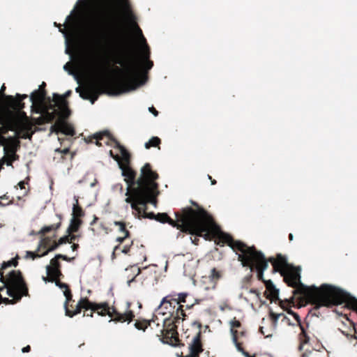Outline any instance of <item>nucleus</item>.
Here are the masks:
<instances>
[{
    "label": "nucleus",
    "instance_id": "nucleus-33",
    "mask_svg": "<svg viewBox=\"0 0 357 357\" xmlns=\"http://www.w3.org/2000/svg\"><path fill=\"white\" fill-rule=\"evenodd\" d=\"M188 296L187 293H180V294H176V298L177 300H178L179 303H185V298Z\"/></svg>",
    "mask_w": 357,
    "mask_h": 357
},
{
    "label": "nucleus",
    "instance_id": "nucleus-62",
    "mask_svg": "<svg viewBox=\"0 0 357 357\" xmlns=\"http://www.w3.org/2000/svg\"><path fill=\"white\" fill-rule=\"evenodd\" d=\"M6 89V87L5 86V84H3L2 86H1V89Z\"/></svg>",
    "mask_w": 357,
    "mask_h": 357
},
{
    "label": "nucleus",
    "instance_id": "nucleus-18",
    "mask_svg": "<svg viewBox=\"0 0 357 357\" xmlns=\"http://www.w3.org/2000/svg\"><path fill=\"white\" fill-rule=\"evenodd\" d=\"M47 275L50 276L49 282H53L56 278L62 275L59 268H53L50 265L46 266Z\"/></svg>",
    "mask_w": 357,
    "mask_h": 357
},
{
    "label": "nucleus",
    "instance_id": "nucleus-39",
    "mask_svg": "<svg viewBox=\"0 0 357 357\" xmlns=\"http://www.w3.org/2000/svg\"><path fill=\"white\" fill-rule=\"evenodd\" d=\"M114 225L119 227V230L121 231L124 232L126 230V225L122 222L116 221V222H114Z\"/></svg>",
    "mask_w": 357,
    "mask_h": 357
},
{
    "label": "nucleus",
    "instance_id": "nucleus-45",
    "mask_svg": "<svg viewBox=\"0 0 357 357\" xmlns=\"http://www.w3.org/2000/svg\"><path fill=\"white\" fill-rule=\"evenodd\" d=\"M130 246L126 245V246H124V248L121 252L124 254H128V252L130 251Z\"/></svg>",
    "mask_w": 357,
    "mask_h": 357
},
{
    "label": "nucleus",
    "instance_id": "nucleus-21",
    "mask_svg": "<svg viewBox=\"0 0 357 357\" xmlns=\"http://www.w3.org/2000/svg\"><path fill=\"white\" fill-rule=\"evenodd\" d=\"M116 314L117 315V317L116 318V319L117 321H121V322H123L127 320L130 321L134 317V314L132 311H129L126 314H119L117 312Z\"/></svg>",
    "mask_w": 357,
    "mask_h": 357
},
{
    "label": "nucleus",
    "instance_id": "nucleus-32",
    "mask_svg": "<svg viewBox=\"0 0 357 357\" xmlns=\"http://www.w3.org/2000/svg\"><path fill=\"white\" fill-rule=\"evenodd\" d=\"M0 282H2L3 284V287H0V292L1 291H3L4 289H6V287H8V278L7 279H6L1 272L0 271Z\"/></svg>",
    "mask_w": 357,
    "mask_h": 357
},
{
    "label": "nucleus",
    "instance_id": "nucleus-51",
    "mask_svg": "<svg viewBox=\"0 0 357 357\" xmlns=\"http://www.w3.org/2000/svg\"><path fill=\"white\" fill-rule=\"evenodd\" d=\"M125 239H126V237H118L116 238V241H118L119 243H121L124 241Z\"/></svg>",
    "mask_w": 357,
    "mask_h": 357
},
{
    "label": "nucleus",
    "instance_id": "nucleus-29",
    "mask_svg": "<svg viewBox=\"0 0 357 357\" xmlns=\"http://www.w3.org/2000/svg\"><path fill=\"white\" fill-rule=\"evenodd\" d=\"M60 226H61V222H59V223H57L56 225H50V226H46V227H44L41 229L40 232L42 234H45V233L50 232V231H51L52 230L57 229L58 228L60 227Z\"/></svg>",
    "mask_w": 357,
    "mask_h": 357
},
{
    "label": "nucleus",
    "instance_id": "nucleus-57",
    "mask_svg": "<svg viewBox=\"0 0 357 357\" xmlns=\"http://www.w3.org/2000/svg\"><path fill=\"white\" fill-rule=\"evenodd\" d=\"M97 182H98V181H97V180H96V179H95L94 182L91 183V185H90V186H91V188H93V187L96 185V184L97 183Z\"/></svg>",
    "mask_w": 357,
    "mask_h": 357
},
{
    "label": "nucleus",
    "instance_id": "nucleus-48",
    "mask_svg": "<svg viewBox=\"0 0 357 357\" xmlns=\"http://www.w3.org/2000/svg\"><path fill=\"white\" fill-rule=\"evenodd\" d=\"M30 350H31V347H30V346H29V345H28V346H26V347H24V348L22 349V352H23V353L29 352Z\"/></svg>",
    "mask_w": 357,
    "mask_h": 357
},
{
    "label": "nucleus",
    "instance_id": "nucleus-1",
    "mask_svg": "<svg viewBox=\"0 0 357 357\" xmlns=\"http://www.w3.org/2000/svg\"><path fill=\"white\" fill-rule=\"evenodd\" d=\"M119 6L125 19L135 20L129 0H119ZM133 24L142 42L139 59L137 61L129 57L125 63L121 58L118 57L113 60V63L107 62L101 68L94 66L91 72L93 79L100 84L108 86L85 88L78 86L75 89H137L148 81L149 71L153 66V62L150 60V49L141 29L135 22H133Z\"/></svg>",
    "mask_w": 357,
    "mask_h": 357
},
{
    "label": "nucleus",
    "instance_id": "nucleus-64",
    "mask_svg": "<svg viewBox=\"0 0 357 357\" xmlns=\"http://www.w3.org/2000/svg\"><path fill=\"white\" fill-rule=\"evenodd\" d=\"M240 335H241V336H244V335H245V331H241V332L240 333Z\"/></svg>",
    "mask_w": 357,
    "mask_h": 357
},
{
    "label": "nucleus",
    "instance_id": "nucleus-19",
    "mask_svg": "<svg viewBox=\"0 0 357 357\" xmlns=\"http://www.w3.org/2000/svg\"><path fill=\"white\" fill-rule=\"evenodd\" d=\"M63 294L66 297V301L64 303L66 315L70 317H72L71 311L68 309V303L72 301L73 295H72L70 289L64 290Z\"/></svg>",
    "mask_w": 357,
    "mask_h": 357
},
{
    "label": "nucleus",
    "instance_id": "nucleus-53",
    "mask_svg": "<svg viewBox=\"0 0 357 357\" xmlns=\"http://www.w3.org/2000/svg\"><path fill=\"white\" fill-rule=\"evenodd\" d=\"M78 247H79V245H78V244H75V243H74V244L72 245V248H73V250H76L78 248Z\"/></svg>",
    "mask_w": 357,
    "mask_h": 357
},
{
    "label": "nucleus",
    "instance_id": "nucleus-43",
    "mask_svg": "<svg viewBox=\"0 0 357 357\" xmlns=\"http://www.w3.org/2000/svg\"><path fill=\"white\" fill-rule=\"evenodd\" d=\"M57 258H59V259H62L66 260V261H70V259H69L66 255H61V254H58L57 255Z\"/></svg>",
    "mask_w": 357,
    "mask_h": 357
},
{
    "label": "nucleus",
    "instance_id": "nucleus-40",
    "mask_svg": "<svg viewBox=\"0 0 357 357\" xmlns=\"http://www.w3.org/2000/svg\"><path fill=\"white\" fill-rule=\"evenodd\" d=\"M211 277L213 279H219L220 277V273L215 268L211 270Z\"/></svg>",
    "mask_w": 357,
    "mask_h": 357
},
{
    "label": "nucleus",
    "instance_id": "nucleus-54",
    "mask_svg": "<svg viewBox=\"0 0 357 357\" xmlns=\"http://www.w3.org/2000/svg\"><path fill=\"white\" fill-rule=\"evenodd\" d=\"M124 233H125V236H124L123 237H126V238H128V237H129V236H130V232L126 229V230L124 231Z\"/></svg>",
    "mask_w": 357,
    "mask_h": 357
},
{
    "label": "nucleus",
    "instance_id": "nucleus-28",
    "mask_svg": "<svg viewBox=\"0 0 357 357\" xmlns=\"http://www.w3.org/2000/svg\"><path fill=\"white\" fill-rule=\"evenodd\" d=\"M266 287L271 291L273 297L278 296L279 290L275 288L271 280L266 282Z\"/></svg>",
    "mask_w": 357,
    "mask_h": 357
},
{
    "label": "nucleus",
    "instance_id": "nucleus-63",
    "mask_svg": "<svg viewBox=\"0 0 357 357\" xmlns=\"http://www.w3.org/2000/svg\"><path fill=\"white\" fill-rule=\"evenodd\" d=\"M289 240L291 241L293 239V235L291 234H289Z\"/></svg>",
    "mask_w": 357,
    "mask_h": 357
},
{
    "label": "nucleus",
    "instance_id": "nucleus-13",
    "mask_svg": "<svg viewBox=\"0 0 357 357\" xmlns=\"http://www.w3.org/2000/svg\"><path fill=\"white\" fill-rule=\"evenodd\" d=\"M54 26L59 28V31L63 34L66 43H68L70 39H73L77 32L76 17L70 15L66 17L64 24L54 22Z\"/></svg>",
    "mask_w": 357,
    "mask_h": 357
},
{
    "label": "nucleus",
    "instance_id": "nucleus-30",
    "mask_svg": "<svg viewBox=\"0 0 357 357\" xmlns=\"http://www.w3.org/2000/svg\"><path fill=\"white\" fill-rule=\"evenodd\" d=\"M294 317L296 318V319L297 320V321L299 323V325H300V327H301V329L302 331V334L304 335L305 337V341H304V343H307L308 341H309V337L307 336L306 333H305V329L303 328V326L301 324V321H300V318H299V316L297 314H294Z\"/></svg>",
    "mask_w": 357,
    "mask_h": 357
},
{
    "label": "nucleus",
    "instance_id": "nucleus-5",
    "mask_svg": "<svg viewBox=\"0 0 357 357\" xmlns=\"http://www.w3.org/2000/svg\"><path fill=\"white\" fill-rule=\"evenodd\" d=\"M176 221L173 220L166 213H158L155 220L161 223H169L182 231L198 236L208 237V229L215 226L212 218L204 210L196 211L192 208H183L182 213H175Z\"/></svg>",
    "mask_w": 357,
    "mask_h": 357
},
{
    "label": "nucleus",
    "instance_id": "nucleus-50",
    "mask_svg": "<svg viewBox=\"0 0 357 357\" xmlns=\"http://www.w3.org/2000/svg\"><path fill=\"white\" fill-rule=\"evenodd\" d=\"M109 153L113 158H114L116 160H119V156L118 155H114L112 151H110Z\"/></svg>",
    "mask_w": 357,
    "mask_h": 357
},
{
    "label": "nucleus",
    "instance_id": "nucleus-60",
    "mask_svg": "<svg viewBox=\"0 0 357 357\" xmlns=\"http://www.w3.org/2000/svg\"><path fill=\"white\" fill-rule=\"evenodd\" d=\"M119 248H120V245H118L115 246V247H114V252H116L117 250H119Z\"/></svg>",
    "mask_w": 357,
    "mask_h": 357
},
{
    "label": "nucleus",
    "instance_id": "nucleus-12",
    "mask_svg": "<svg viewBox=\"0 0 357 357\" xmlns=\"http://www.w3.org/2000/svg\"><path fill=\"white\" fill-rule=\"evenodd\" d=\"M103 136L107 137V141H105V143H106L107 144H109L114 148L118 149L119 150L122 160L124 161L125 163L128 164L130 158V153L124 146L121 145L120 143L115 139H113L107 132H104L102 133L95 135V138L97 140V144L99 146L102 145V144L100 143L99 141L103 139Z\"/></svg>",
    "mask_w": 357,
    "mask_h": 357
},
{
    "label": "nucleus",
    "instance_id": "nucleus-34",
    "mask_svg": "<svg viewBox=\"0 0 357 357\" xmlns=\"http://www.w3.org/2000/svg\"><path fill=\"white\" fill-rule=\"evenodd\" d=\"M55 284L61 289L67 290L69 289L68 285L66 283H63L59 280H55Z\"/></svg>",
    "mask_w": 357,
    "mask_h": 357
},
{
    "label": "nucleus",
    "instance_id": "nucleus-61",
    "mask_svg": "<svg viewBox=\"0 0 357 357\" xmlns=\"http://www.w3.org/2000/svg\"><path fill=\"white\" fill-rule=\"evenodd\" d=\"M116 252H114V250L112 252V259H114L115 257H116V254H115Z\"/></svg>",
    "mask_w": 357,
    "mask_h": 357
},
{
    "label": "nucleus",
    "instance_id": "nucleus-24",
    "mask_svg": "<svg viewBox=\"0 0 357 357\" xmlns=\"http://www.w3.org/2000/svg\"><path fill=\"white\" fill-rule=\"evenodd\" d=\"M74 199H75V204L73 205V217L75 218V216H79V217L82 216L84 215V213H83L82 208L79 206H78V199L75 196L74 197Z\"/></svg>",
    "mask_w": 357,
    "mask_h": 357
},
{
    "label": "nucleus",
    "instance_id": "nucleus-20",
    "mask_svg": "<svg viewBox=\"0 0 357 357\" xmlns=\"http://www.w3.org/2000/svg\"><path fill=\"white\" fill-rule=\"evenodd\" d=\"M82 221L79 219L73 217L70 220V224L67 229V232L70 234L72 232L77 231Z\"/></svg>",
    "mask_w": 357,
    "mask_h": 357
},
{
    "label": "nucleus",
    "instance_id": "nucleus-26",
    "mask_svg": "<svg viewBox=\"0 0 357 357\" xmlns=\"http://www.w3.org/2000/svg\"><path fill=\"white\" fill-rule=\"evenodd\" d=\"M18 259H19V256L16 255V257L15 259H13L8 261H4L1 265V268L5 269V268H7L12 266H14L16 267L18 265V261H17Z\"/></svg>",
    "mask_w": 357,
    "mask_h": 357
},
{
    "label": "nucleus",
    "instance_id": "nucleus-7",
    "mask_svg": "<svg viewBox=\"0 0 357 357\" xmlns=\"http://www.w3.org/2000/svg\"><path fill=\"white\" fill-rule=\"evenodd\" d=\"M47 91H33L31 93L32 105L37 109V112L44 114L50 109L55 110L54 107H61L62 115L67 119L70 115V111L66 105L64 98L57 93H53V98L47 94Z\"/></svg>",
    "mask_w": 357,
    "mask_h": 357
},
{
    "label": "nucleus",
    "instance_id": "nucleus-11",
    "mask_svg": "<svg viewBox=\"0 0 357 357\" xmlns=\"http://www.w3.org/2000/svg\"><path fill=\"white\" fill-rule=\"evenodd\" d=\"M129 91H76L77 93H79V97L84 100H89L91 104L95 102L100 95L105 94L108 97L116 98Z\"/></svg>",
    "mask_w": 357,
    "mask_h": 357
},
{
    "label": "nucleus",
    "instance_id": "nucleus-55",
    "mask_svg": "<svg viewBox=\"0 0 357 357\" xmlns=\"http://www.w3.org/2000/svg\"><path fill=\"white\" fill-rule=\"evenodd\" d=\"M310 353H311L310 351L309 353L304 352L302 354L301 357H308L309 354H310Z\"/></svg>",
    "mask_w": 357,
    "mask_h": 357
},
{
    "label": "nucleus",
    "instance_id": "nucleus-47",
    "mask_svg": "<svg viewBox=\"0 0 357 357\" xmlns=\"http://www.w3.org/2000/svg\"><path fill=\"white\" fill-rule=\"evenodd\" d=\"M103 0H90L91 3L94 5H99L102 2Z\"/></svg>",
    "mask_w": 357,
    "mask_h": 357
},
{
    "label": "nucleus",
    "instance_id": "nucleus-2",
    "mask_svg": "<svg viewBox=\"0 0 357 357\" xmlns=\"http://www.w3.org/2000/svg\"><path fill=\"white\" fill-rule=\"evenodd\" d=\"M278 259L269 258L268 261L273 266L274 272H279L284 277V282L288 286L294 288V294L301 296L303 299L315 305L314 310L320 307H331L343 303L357 312V299L342 289L326 284L320 288L315 285L307 287L301 282L300 268L295 269L290 266L286 257L281 254L278 255Z\"/></svg>",
    "mask_w": 357,
    "mask_h": 357
},
{
    "label": "nucleus",
    "instance_id": "nucleus-31",
    "mask_svg": "<svg viewBox=\"0 0 357 357\" xmlns=\"http://www.w3.org/2000/svg\"><path fill=\"white\" fill-rule=\"evenodd\" d=\"M59 258H57V255L54 257V258L52 259L50 261V266L53 268H60V262L59 261Z\"/></svg>",
    "mask_w": 357,
    "mask_h": 357
},
{
    "label": "nucleus",
    "instance_id": "nucleus-6",
    "mask_svg": "<svg viewBox=\"0 0 357 357\" xmlns=\"http://www.w3.org/2000/svg\"><path fill=\"white\" fill-rule=\"evenodd\" d=\"M227 241L229 245L238 253V260L242 262L243 266L250 267L251 271L256 270L265 271L268 268V261L264 254L257 251L254 246L248 247L241 241H234L230 236H227Z\"/></svg>",
    "mask_w": 357,
    "mask_h": 357
},
{
    "label": "nucleus",
    "instance_id": "nucleus-15",
    "mask_svg": "<svg viewBox=\"0 0 357 357\" xmlns=\"http://www.w3.org/2000/svg\"><path fill=\"white\" fill-rule=\"evenodd\" d=\"M200 333L193 337L192 342L189 345L190 354L186 357H198L203 349L201 344Z\"/></svg>",
    "mask_w": 357,
    "mask_h": 357
},
{
    "label": "nucleus",
    "instance_id": "nucleus-44",
    "mask_svg": "<svg viewBox=\"0 0 357 357\" xmlns=\"http://www.w3.org/2000/svg\"><path fill=\"white\" fill-rule=\"evenodd\" d=\"M257 278L259 280H261L262 278H263V273H264V271H261V270H257Z\"/></svg>",
    "mask_w": 357,
    "mask_h": 357
},
{
    "label": "nucleus",
    "instance_id": "nucleus-41",
    "mask_svg": "<svg viewBox=\"0 0 357 357\" xmlns=\"http://www.w3.org/2000/svg\"><path fill=\"white\" fill-rule=\"evenodd\" d=\"M2 301L6 304H14L17 302L13 299L10 300L8 298H3Z\"/></svg>",
    "mask_w": 357,
    "mask_h": 357
},
{
    "label": "nucleus",
    "instance_id": "nucleus-35",
    "mask_svg": "<svg viewBox=\"0 0 357 357\" xmlns=\"http://www.w3.org/2000/svg\"><path fill=\"white\" fill-rule=\"evenodd\" d=\"M157 310L159 311L160 314H165L167 313H169V304L163 305L162 309L158 310V308Z\"/></svg>",
    "mask_w": 357,
    "mask_h": 357
},
{
    "label": "nucleus",
    "instance_id": "nucleus-16",
    "mask_svg": "<svg viewBox=\"0 0 357 357\" xmlns=\"http://www.w3.org/2000/svg\"><path fill=\"white\" fill-rule=\"evenodd\" d=\"M57 126L59 130L65 135L73 136L75 134L73 127L65 120L60 121Z\"/></svg>",
    "mask_w": 357,
    "mask_h": 357
},
{
    "label": "nucleus",
    "instance_id": "nucleus-22",
    "mask_svg": "<svg viewBox=\"0 0 357 357\" xmlns=\"http://www.w3.org/2000/svg\"><path fill=\"white\" fill-rule=\"evenodd\" d=\"M63 68L68 73L69 75H73L75 78L78 77V73L70 62L66 63L64 65Z\"/></svg>",
    "mask_w": 357,
    "mask_h": 357
},
{
    "label": "nucleus",
    "instance_id": "nucleus-37",
    "mask_svg": "<svg viewBox=\"0 0 357 357\" xmlns=\"http://www.w3.org/2000/svg\"><path fill=\"white\" fill-rule=\"evenodd\" d=\"M270 315H271V317L273 321L275 324L277 322V321H278V319H279L280 317L283 316L284 317V314L282 313L275 314L273 312H271Z\"/></svg>",
    "mask_w": 357,
    "mask_h": 357
},
{
    "label": "nucleus",
    "instance_id": "nucleus-56",
    "mask_svg": "<svg viewBox=\"0 0 357 357\" xmlns=\"http://www.w3.org/2000/svg\"><path fill=\"white\" fill-rule=\"evenodd\" d=\"M43 280L45 282H49L50 276H48V277H45V276H43Z\"/></svg>",
    "mask_w": 357,
    "mask_h": 357
},
{
    "label": "nucleus",
    "instance_id": "nucleus-58",
    "mask_svg": "<svg viewBox=\"0 0 357 357\" xmlns=\"http://www.w3.org/2000/svg\"><path fill=\"white\" fill-rule=\"evenodd\" d=\"M135 281V278L128 281V285L130 286L131 283Z\"/></svg>",
    "mask_w": 357,
    "mask_h": 357
},
{
    "label": "nucleus",
    "instance_id": "nucleus-36",
    "mask_svg": "<svg viewBox=\"0 0 357 357\" xmlns=\"http://www.w3.org/2000/svg\"><path fill=\"white\" fill-rule=\"evenodd\" d=\"M135 327L139 330H143L144 331L147 328V324L146 323H142V322H136L135 324Z\"/></svg>",
    "mask_w": 357,
    "mask_h": 357
},
{
    "label": "nucleus",
    "instance_id": "nucleus-8",
    "mask_svg": "<svg viewBox=\"0 0 357 357\" xmlns=\"http://www.w3.org/2000/svg\"><path fill=\"white\" fill-rule=\"evenodd\" d=\"M7 294L13 300L20 301L23 296L28 295V288L20 271H12L8 275Z\"/></svg>",
    "mask_w": 357,
    "mask_h": 357
},
{
    "label": "nucleus",
    "instance_id": "nucleus-42",
    "mask_svg": "<svg viewBox=\"0 0 357 357\" xmlns=\"http://www.w3.org/2000/svg\"><path fill=\"white\" fill-rule=\"evenodd\" d=\"M149 112H151L155 116H157L158 115V112L153 107H150L149 108Z\"/></svg>",
    "mask_w": 357,
    "mask_h": 357
},
{
    "label": "nucleus",
    "instance_id": "nucleus-3",
    "mask_svg": "<svg viewBox=\"0 0 357 357\" xmlns=\"http://www.w3.org/2000/svg\"><path fill=\"white\" fill-rule=\"evenodd\" d=\"M112 26H109L105 15L95 12L85 20L83 31L86 38L96 47L112 46L119 52H125L128 35L122 20L118 19Z\"/></svg>",
    "mask_w": 357,
    "mask_h": 357
},
{
    "label": "nucleus",
    "instance_id": "nucleus-10",
    "mask_svg": "<svg viewBox=\"0 0 357 357\" xmlns=\"http://www.w3.org/2000/svg\"><path fill=\"white\" fill-rule=\"evenodd\" d=\"M169 304V313L174 315L175 322L178 323L181 319V316H185L183 305H180L178 300L176 298V294H171L164 297L159 306L158 310L162 308L163 305Z\"/></svg>",
    "mask_w": 357,
    "mask_h": 357
},
{
    "label": "nucleus",
    "instance_id": "nucleus-49",
    "mask_svg": "<svg viewBox=\"0 0 357 357\" xmlns=\"http://www.w3.org/2000/svg\"><path fill=\"white\" fill-rule=\"evenodd\" d=\"M46 87V83L45 82H43L41 84L38 86V88L37 89H45Z\"/></svg>",
    "mask_w": 357,
    "mask_h": 357
},
{
    "label": "nucleus",
    "instance_id": "nucleus-14",
    "mask_svg": "<svg viewBox=\"0 0 357 357\" xmlns=\"http://www.w3.org/2000/svg\"><path fill=\"white\" fill-rule=\"evenodd\" d=\"M131 204V208L132 210L135 211V215L137 216L138 218H149L151 220H155L156 215L153 212L146 213V205L149 204L147 203L146 205H141L135 200H132Z\"/></svg>",
    "mask_w": 357,
    "mask_h": 357
},
{
    "label": "nucleus",
    "instance_id": "nucleus-25",
    "mask_svg": "<svg viewBox=\"0 0 357 357\" xmlns=\"http://www.w3.org/2000/svg\"><path fill=\"white\" fill-rule=\"evenodd\" d=\"M160 144V139L158 137H153L149 142L145 143V148L150 149L151 146H157Z\"/></svg>",
    "mask_w": 357,
    "mask_h": 357
},
{
    "label": "nucleus",
    "instance_id": "nucleus-27",
    "mask_svg": "<svg viewBox=\"0 0 357 357\" xmlns=\"http://www.w3.org/2000/svg\"><path fill=\"white\" fill-rule=\"evenodd\" d=\"M230 326H231V333L232 334V330L235 332V335H237L238 336L239 333L237 330L235 329V328H240L241 326V324L239 321L236 320V319H234L233 320L230 321L229 322Z\"/></svg>",
    "mask_w": 357,
    "mask_h": 357
},
{
    "label": "nucleus",
    "instance_id": "nucleus-4",
    "mask_svg": "<svg viewBox=\"0 0 357 357\" xmlns=\"http://www.w3.org/2000/svg\"><path fill=\"white\" fill-rule=\"evenodd\" d=\"M122 176L128 184L126 196L127 203L135 200L141 205L151 203L156 206V197L159 195L158 184L155 180L158 178L156 172H153L149 163H146L141 169V175L136 180V172L128 165L120 166Z\"/></svg>",
    "mask_w": 357,
    "mask_h": 357
},
{
    "label": "nucleus",
    "instance_id": "nucleus-59",
    "mask_svg": "<svg viewBox=\"0 0 357 357\" xmlns=\"http://www.w3.org/2000/svg\"><path fill=\"white\" fill-rule=\"evenodd\" d=\"M70 93H71V91H67V92L65 93L64 98L69 96L70 95Z\"/></svg>",
    "mask_w": 357,
    "mask_h": 357
},
{
    "label": "nucleus",
    "instance_id": "nucleus-23",
    "mask_svg": "<svg viewBox=\"0 0 357 357\" xmlns=\"http://www.w3.org/2000/svg\"><path fill=\"white\" fill-rule=\"evenodd\" d=\"M235 332L232 331V340H233V342L234 343L237 350L238 351H241L242 352V354L245 356H248V353L245 351H244V349L241 347L240 343L238 342L237 340H238V337L237 335H235L234 334Z\"/></svg>",
    "mask_w": 357,
    "mask_h": 357
},
{
    "label": "nucleus",
    "instance_id": "nucleus-52",
    "mask_svg": "<svg viewBox=\"0 0 357 357\" xmlns=\"http://www.w3.org/2000/svg\"><path fill=\"white\" fill-rule=\"evenodd\" d=\"M19 186L21 189L24 188L25 183L24 181H21L18 183Z\"/></svg>",
    "mask_w": 357,
    "mask_h": 357
},
{
    "label": "nucleus",
    "instance_id": "nucleus-38",
    "mask_svg": "<svg viewBox=\"0 0 357 357\" xmlns=\"http://www.w3.org/2000/svg\"><path fill=\"white\" fill-rule=\"evenodd\" d=\"M68 242L69 243V236L68 235L60 238L59 240L58 241L57 243L59 245H61L64 244Z\"/></svg>",
    "mask_w": 357,
    "mask_h": 357
},
{
    "label": "nucleus",
    "instance_id": "nucleus-46",
    "mask_svg": "<svg viewBox=\"0 0 357 357\" xmlns=\"http://www.w3.org/2000/svg\"><path fill=\"white\" fill-rule=\"evenodd\" d=\"M69 236V243H72L73 241H75L77 238L76 235H68Z\"/></svg>",
    "mask_w": 357,
    "mask_h": 357
},
{
    "label": "nucleus",
    "instance_id": "nucleus-17",
    "mask_svg": "<svg viewBox=\"0 0 357 357\" xmlns=\"http://www.w3.org/2000/svg\"><path fill=\"white\" fill-rule=\"evenodd\" d=\"M59 246V245L57 243H55L52 245H51L48 248V250L46 252H45L44 253H43L42 255H38L35 252L26 251L25 258L26 259L31 258V259H34L36 258L45 256L46 255H47L48 252H52V251H54L55 250H56Z\"/></svg>",
    "mask_w": 357,
    "mask_h": 357
},
{
    "label": "nucleus",
    "instance_id": "nucleus-9",
    "mask_svg": "<svg viewBox=\"0 0 357 357\" xmlns=\"http://www.w3.org/2000/svg\"><path fill=\"white\" fill-rule=\"evenodd\" d=\"M82 308L87 310H91L92 311H97L99 315H105L107 314L109 317H112L110 308L107 303L97 304L89 301L86 298H81L80 301L77 304L76 310L75 312H71L72 317L79 314L81 312Z\"/></svg>",
    "mask_w": 357,
    "mask_h": 357
}]
</instances>
